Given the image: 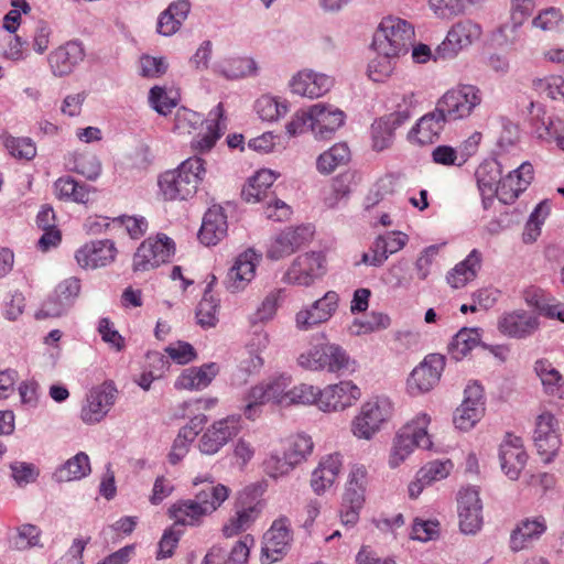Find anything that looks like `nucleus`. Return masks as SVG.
Instances as JSON below:
<instances>
[{
  "mask_svg": "<svg viewBox=\"0 0 564 564\" xmlns=\"http://www.w3.org/2000/svg\"><path fill=\"white\" fill-rule=\"evenodd\" d=\"M206 173L205 162L192 156L172 171L164 172L159 178L161 194L166 200H185L193 197Z\"/></svg>",
  "mask_w": 564,
  "mask_h": 564,
  "instance_id": "obj_1",
  "label": "nucleus"
},
{
  "mask_svg": "<svg viewBox=\"0 0 564 564\" xmlns=\"http://www.w3.org/2000/svg\"><path fill=\"white\" fill-rule=\"evenodd\" d=\"M296 362L304 370L329 373L354 370L356 364L340 345L330 343L325 336L324 340L312 344L302 351Z\"/></svg>",
  "mask_w": 564,
  "mask_h": 564,
  "instance_id": "obj_2",
  "label": "nucleus"
},
{
  "mask_svg": "<svg viewBox=\"0 0 564 564\" xmlns=\"http://www.w3.org/2000/svg\"><path fill=\"white\" fill-rule=\"evenodd\" d=\"M430 422L431 417L426 413H420L400 430L390 453V467L400 466L413 452L414 447L431 448L432 441L427 433Z\"/></svg>",
  "mask_w": 564,
  "mask_h": 564,
  "instance_id": "obj_3",
  "label": "nucleus"
},
{
  "mask_svg": "<svg viewBox=\"0 0 564 564\" xmlns=\"http://www.w3.org/2000/svg\"><path fill=\"white\" fill-rule=\"evenodd\" d=\"M414 39V29L405 20L397 17L384 18L373 36L376 52L401 56L409 52Z\"/></svg>",
  "mask_w": 564,
  "mask_h": 564,
  "instance_id": "obj_4",
  "label": "nucleus"
},
{
  "mask_svg": "<svg viewBox=\"0 0 564 564\" xmlns=\"http://www.w3.org/2000/svg\"><path fill=\"white\" fill-rule=\"evenodd\" d=\"M291 383V375L280 373L252 387L246 397L245 415L254 420L259 415V408L269 402L289 405Z\"/></svg>",
  "mask_w": 564,
  "mask_h": 564,
  "instance_id": "obj_5",
  "label": "nucleus"
},
{
  "mask_svg": "<svg viewBox=\"0 0 564 564\" xmlns=\"http://www.w3.org/2000/svg\"><path fill=\"white\" fill-rule=\"evenodd\" d=\"M481 102L480 88L470 84H458L436 101L438 110L443 111L449 121L469 118Z\"/></svg>",
  "mask_w": 564,
  "mask_h": 564,
  "instance_id": "obj_6",
  "label": "nucleus"
},
{
  "mask_svg": "<svg viewBox=\"0 0 564 564\" xmlns=\"http://www.w3.org/2000/svg\"><path fill=\"white\" fill-rule=\"evenodd\" d=\"M393 404L387 397H375L366 401L351 422L352 434L362 440H371L381 426L391 419Z\"/></svg>",
  "mask_w": 564,
  "mask_h": 564,
  "instance_id": "obj_7",
  "label": "nucleus"
},
{
  "mask_svg": "<svg viewBox=\"0 0 564 564\" xmlns=\"http://www.w3.org/2000/svg\"><path fill=\"white\" fill-rule=\"evenodd\" d=\"M175 252V243L164 234L147 238L133 254V272H147L167 262Z\"/></svg>",
  "mask_w": 564,
  "mask_h": 564,
  "instance_id": "obj_8",
  "label": "nucleus"
},
{
  "mask_svg": "<svg viewBox=\"0 0 564 564\" xmlns=\"http://www.w3.org/2000/svg\"><path fill=\"white\" fill-rule=\"evenodd\" d=\"M264 503L256 498L248 489L242 491L234 506V514L223 527V534L232 538L247 531L260 517Z\"/></svg>",
  "mask_w": 564,
  "mask_h": 564,
  "instance_id": "obj_9",
  "label": "nucleus"
},
{
  "mask_svg": "<svg viewBox=\"0 0 564 564\" xmlns=\"http://www.w3.org/2000/svg\"><path fill=\"white\" fill-rule=\"evenodd\" d=\"M326 272V259L322 252H305L297 256L283 276L288 284L310 286Z\"/></svg>",
  "mask_w": 564,
  "mask_h": 564,
  "instance_id": "obj_10",
  "label": "nucleus"
},
{
  "mask_svg": "<svg viewBox=\"0 0 564 564\" xmlns=\"http://www.w3.org/2000/svg\"><path fill=\"white\" fill-rule=\"evenodd\" d=\"M481 35L482 29L478 23L471 20H460L449 29L446 39L437 47L436 55L442 58L454 57L478 41Z\"/></svg>",
  "mask_w": 564,
  "mask_h": 564,
  "instance_id": "obj_11",
  "label": "nucleus"
},
{
  "mask_svg": "<svg viewBox=\"0 0 564 564\" xmlns=\"http://www.w3.org/2000/svg\"><path fill=\"white\" fill-rule=\"evenodd\" d=\"M291 522L281 517L273 521L263 536L261 563L272 564L284 557L292 541Z\"/></svg>",
  "mask_w": 564,
  "mask_h": 564,
  "instance_id": "obj_12",
  "label": "nucleus"
},
{
  "mask_svg": "<svg viewBox=\"0 0 564 564\" xmlns=\"http://www.w3.org/2000/svg\"><path fill=\"white\" fill-rule=\"evenodd\" d=\"M339 296L335 291L326 292L311 305L302 307L295 314V326L299 330H310L328 322L338 308Z\"/></svg>",
  "mask_w": 564,
  "mask_h": 564,
  "instance_id": "obj_13",
  "label": "nucleus"
},
{
  "mask_svg": "<svg viewBox=\"0 0 564 564\" xmlns=\"http://www.w3.org/2000/svg\"><path fill=\"white\" fill-rule=\"evenodd\" d=\"M533 441L544 463H550L557 455L562 441L558 422L552 413L543 412L538 416Z\"/></svg>",
  "mask_w": 564,
  "mask_h": 564,
  "instance_id": "obj_14",
  "label": "nucleus"
},
{
  "mask_svg": "<svg viewBox=\"0 0 564 564\" xmlns=\"http://www.w3.org/2000/svg\"><path fill=\"white\" fill-rule=\"evenodd\" d=\"M445 367V357L440 354H430L416 366L406 382L411 394L417 395L429 392L440 381Z\"/></svg>",
  "mask_w": 564,
  "mask_h": 564,
  "instance_id": "obj_15",
  "label": "nucleus"
},
{
  "mask_svg": "<svg viewBox=\"0 0 564 564\" xmlns=\"http://www.w3.org/2000/svg\"><path fill=\"white\" fill-rule=\"evenodd\" d=\"M240 415H229L214 422L200 436L198 447L203 454L214 455L220 451L241 429Z\"/></svg>",
  "mask_w": 564,
  "mask_h": 564,
  "instance_id": "obj_16",
  "label": "nucleus"
},
{
  "mask_svg": "<svg viewBox=\"0 0 564 564\" xmlns=\"http://www.w3.org/2000/svg\"><path fill=\"white\" fill-rule=\"evenodd\" d=\"M361 389L351 380H341L322 389L318 409L323 412H338L352 406L360 400Z\"/></svg>",
  "mask_w": 564,
  "mask_h": 564,
  "instance_id": "obj_17",
  "label": "nucleus"
},
{
  "mask_svg": "<svg viewBox=\"0 0 564 564\" xmlns=\"http://www.w3.org/2000/svg\"><path fill=\"white\" fill-rule=\"evenodd\" d=\"M117 393L118 391L111 382H104L93 388L80 410L83 422L86 424L99 423L115 404Z\"/></svg>",
  "mask_w": 564,
  "mask_h": 564,
  "instance_id": "obj_18",
  "label": "nucleus"
},
{
  "mask_svg": "<svg viewBox=\"0 0 564 564\" xmlns=\"http://www.w3.org/2000/svg\"><path fill=\"white\" fill-rule=\"evenodd\" d=\"M261 254L253 249H247L238 254L226 276V289L230 293H239L247 289L256 276V270Z\"/></svg>",
  "mask_w": 564,
  "mask_h": 564,
  "instance_id": "obj_19",
  "label": "nucleus"
},
{
  "mask_svg": "<svg viewBox=\"0 0 564 564\" xmlns=\"http://www.w3.org/2000/svg\"><path fill=\"white\" fill-rule=\"evenodd\" d=\"M118 254L115 241L110 239L91 240L75 252V260L83 269H98L111 264Z\"/></svg>",
  "mask_w": 564,
  "mask_h": 564,
  "instance_id": "obj_20",
  "label": "nucleus"
},
{
  "mask_svg": "<svg viewBox=\"0 0 564 564\" xmlns=\"http://www.w3.org/2000/svg\"><path fill=\"white\" fill-rule=\"evenodd\" d=\"M206 496H195L194 499L178 500L173 503L169 510V517L174 521V527L181 525H199L203 519L215 511L213 502L207 503L204 499Z\"/></svg>",
  "mask_w": 564,
  "mask_h": 564,
  "instance_id": "obj_21",
  "label": "nucleus"
},
{
  "mask_svg": "<svg viewBox=\"0 0 564 564\" xmlns=\"http://www.w3.org/2000/svg\"><path fill=\"white\" fill-rule=\"evenodd\" d=\"M457 502L462 532L475 534L482 524V505L479 491L473 487L464 488L458 494Z\"/></svg>",
  "mask_w": 564,
  "mask_h": 564,
  "instance_id": "obj_22",
  "label": "nucleus"
},
{
  "mask_svg": "<svg viewBox=\"0 0 564 564\" xmlns=\"http://www.w3.org/2000/svg\"><path fill=\"white\" fill-rule=\"evenodd\" d=\"M484 412L481 386L468 384L465 389L464 401L454 414V424L462 431H468L482 417Z\"/></svg>",
  "mask_w": 564,
  "mask_h": 564,
  "instance_id": "obj_23",
  "label": "nucleus"
},
{
  "mask_svg": "<svg viewBox=\"0 0 564 564\" xmlns=\"http://www.w3.org/2000/svg\"><path fill=\"white\" fill-rule=\"evenodd\" d=\"M534 170L531 163L523 162L499 181L496 197L503 204H512L531 184Z\"/></svg>",
  "mask_w": 564,
  "mask_h": 564,
  "instance_id": "obj_24",
  "label": "nucleus"
},
{
  "mask_svg": "<svg viewBox=\"0 0 564 564\" xmlns=\"http://www.w3.org/2000/svg\"><path fill=\"white\" fill-rule=\"evenodd\" d=\"M501 469L511 479L517 480L524 468L528 455L519 436L507 434L499 449Z\"/></svg>",
  "mask_w": 564,
  "mask_h": 564,
  "instance_id": "obj_25",
  "label": "nucleus"
},
{
  "mask_svg": "<svg viewBox=\"0 0 564 564\" xmlns=\"http://www.w3.org/2000/svg\"><path fill=\"white\" fill-rule=\"evenodd\" d=\"M312 132L317 139H329L344 124V111L333 106L316 104L311 107Z\"/></svg>",
  "mask_w": 564,
  "mask_h": 564,
  "instance_id": "obj_26",
  "label": "nucleus"
},
{
  "mask_svg": "<svg viewBox=\"0 0 564 564\" xmlns=\"http://www.w3.org/2000/svg\"><path fill=\"white\" fill-rule=\"evenodd\" d=\"M447 121L449 120L443 111L438 110L436 104L433 111L425 113L417 120L410 132V137L419 144H432L440 139Z\"/></svg>",
  "mask_w": 564,
  "mask_h": 564,
  "instance_id": "obj_27",
  "label": "nucleus"
},
{
  "mask_svg": "<svg viewBox=\"0 0 564 564\" xmlns=\"http://www.w3.org/2000/svg\"><path fill=\"white\" fill-rule=\"evenodd\" d=\"M311 235L310 228L300 226L286 228L271 242L267 254L272 260H279L297 250Z\"/></svg>",
  "mask_w": 564,
  "mask_h": 564,
  "instance_id": "obj_28",
  "label": "nucleus"
},
{
  "mask_svg": "<svg viewBox=\"0 0 564 564\" xmlns=\"http://www.w3.org/2000/svg\"><path fill=\"white\" fill-rule=\"evenodd\" d=\"M332 77L313 70L299 72L291 82L292 91L307 98H318L333 86Z\"/></svg>",
  "mask_w": 564,
  "mask_h": 564,
  "instance_id": "obj_29",
  "label": "nucleus"
},
{
  "mask_svg": "<svg viewBox=\"0 0 564 564\" xmlns=\"http://www.w3.org/2000/svg\"><path fill=\"white\" fill-rule=\"evenodd\" d=\"M343 467V457L339 453L324 456L317 467L312 471L311 487L317 495L324 494L336 481Z\"/></svg>",
  "mask_w": 564,
  "mask_h": 564,
  "instance_id": "obj_30",
  "label": "nucleus"
},
{
  "mask_svg": "<svg viewBox=\"0 0 564 564\" xmlns=\"http://www.w3.org/2000/svg\"><path fill=\"white\" fill-rule=\"evenodd\" d=\"M84 48L76 41L58 46L48 55V64L55 76L62 77L73 72L84 58Z\"/></svg>",
  "mask_w": 564,
  "mask_h": 564,
  "instance_id": "obj_31",
  "label": "nucleus"
},
{
  "mask_svg": "<svg viewBox=\"0 0 564 564\" xmlns=\"http://www.w3.org/2000/svg\"><path fill=\"white\" fill-rule=\"evenodd\" d=\"M218 372L219 367L216 362L189 367L184 369L176 378L174 387L177 390H203L212 383Z\"/></svg>",
  "mask_w": 564,
  "mask_h": 564,
  "instance_id": "obj_32",
  "label": "nucleus"
},
{
  "mask_svg": "<svg viewBox=\"0 0 564 564\" xmlns=\"http://www.w3.org/2000/svg\"><path fill=\"white\" fill-rule=\"evenodd\" d=\"M546 528V520L542 516L521 520L511 532L510 549L513 552L527 549L534 540L540 539Z\"/></svg>",
  "mask_w": 564,
  "mask_h": 564,
  "instance_id": "obj_33",
  "label": "nucleus"
},
{
  "mask_svg": "<svg viewBox=\"0 0 564 564\" xmlns=\"http://www.w3.org/2000/svg\"><path fill=\"white\" fill-rule=\"evenodd\" d=\"M539 327L538 318L524 311L503 314L498 321L499 330L509 337L524 338Z\"/></svg>",
  "mask_w": 564,
  "mask_h": 564,
  "instance_id": "obj_34",
  "label": "nucleus"
},
{
  "mask_svg": "<svg viewBox=\"0 0 564 564\" xmlns=\"http://www.w3.org/2000/svg\"><path fill=\"white\" fill-rule=\"evenodd\" d=\"M478 189L482 197L484 208H489L497 195L501 180L500 164L496 161H486L476 170Z\"/></svg>",
  "mask_w": 564,
  "mask_h": 564,
  "instance_id": "obj_35",
  "label": "nucleus"
},
{
  "mask_svg": "<svg viewBox=\"0 0 564 564\" xmlns=\"http://www.w3.org/2000/svg\"><path fill=\"white\" fill-rule=\"evenodd\" d=\"M227 230V217L223 208L214 206L204 215L198 238L206 246H215L226 236Z\"/></svg>",
  "mask_w": 564,
  "mask_h": 564,
  "instance_id": "obj_36",
  "label": "nucleus"
},
{
  "mask_svg": "<svg viewBox=\"0 0 564 564\" xmlns=\"http://www.w3.org/2000/svg\"><path fill=\"white\" fill-rule=\"evenodd\" d=\"M481 252L473 249L469 254L458 262L446 274V281L453 289H462L474 281L481 268Z\"/></svg>",
  "mask_w": 564,
  "mask_h": 564,
  "instance_id": "obj_37",
  "label": "nucleus"
},
{
  "mask_svg": "<svg viewBox=\"0 0 564 564\" xmlns=\"http://www.w3.org/2000/svg\"><path fill=\"white\" fill-rule=\"evenodd\" d=\"M189 10L191 3L188 0H177L172 2L159 15L156 31L164 36L175 34L183 22L187 19Z\"/></svg>",
  "mask_w": 564,
  "mask_h": 564,
  "instance_id": "obj_38",
  "label": "nucleus"
},
{
  "mask_svg": "<svg viewBox=\"0 0 564 564\" xmlns=\"http://www.w3.org/2000/svg\"><path fill=\"white\" fill-rule=\"evenodd\" d=\"M528 121L532 133L539 139L551 140L552 135L556 133V124H562L561 120H554L552 116L547 115L544 105L541 102H530Z\"/></svg>",
  "mask_w": 564,
  "mask_h": 564,
  "instance_id": "obj_39",
  "label": "nucleus"
},
{
  "mask_svg": "<svg viewBox=\"0 0 564 564\" xmlns=\"http://www.w3.org/2000/svg\"><path fill=\"white\" fill-rule=\"evenodd\" d=\"M56 198L64 202H73L77 204H87L94 188L86 184L75 181L70 176L57 178L53 185Z\"/></svg>",
  "mask_w": 564,
  "mask_h": 564,
  "instance_id": "obj_40",
  "label": "nucleus"
},
{
  "mask_svg": "<svg viewBox=\"0 0 564 564\" xmlns=\"http://www.w3.org/2000/svg\"><path fill=\"white\" fill-rule=\"evenodd\" d=\"M276 180L271 170H260L248 180L242 188V197L247 203H258L269 196V189Z\"/></svg>",
  "mask_w": 564,
  "mask_h": 564,
  "instance_id": "obj_41",
  "label": "nucleus"
},
{
  "mask_svg": "<svg viewBox=\"0 0 564 564\" xmlns=\"http://www.w3.org/2000/svg\"><path fill=\"white\" fill-rule=\"evenodd\" d=\"M224 106L219 102L214 110L209 112L210 119L207 120L206 132L198 135L192 142V148L197 152L209 151L221 137L220 120L224 118Z\"/></svg>",
  "mask_w": 564,
  "mask_h": 564,
  "instance_id": "obj_42",
  "label": "nucleus"
},
{
  "mask_svg": "<svg viewBox=\"0 0 564 564\" xmlns=\"http://www.w3.org/2000/svg\"><path fill=\"white\" fill-rule=\"evenodd\" d=\"M91 471L90 460L86 453L79 452L67 459L54 473L57 481L79 480L88 476Z\"/></svg>",
  "mask_w": 564,
  "mask_h": 564,
  "instance_id": "obj_43",
  "label": "nucleus"
},
{
  "mask_svg": "<svg viewBox=\"0 0 564 564\" xmlns=\"http://www.w3.org/2000/svg\"><path fill=\"white\" fill-rule=\"evenodd\" d=\"M534 370L541 379L545 393L564 399V379L549 360H538Z\"/></svg>",
  "mask_w": 564,
  "mask_h": 564,
  "instance_id": "obj_44",
  "label": "nucleus"
},
{
  "mask_svg": "<svg viewBox=\"0 0 564 564\" xmlns=\"http://www.w3.org/2000/svg\"><path fill=\"white\" fill-rule=\"evenodd\" d=\"M216 72L228 79H238L257 73V64L250 57L235 56L216 65Z\"/></svg>",
  "mask_w": 564,
  "mask_h": 564,
  "instance_id": "obj_45",
  "label": "nucleus"
},
{
  "mask_svg": "<svg viewBox=\"0 0 564 564\" xmlns=\"http://www.w3.org/2000/svg\"><path fill=\"white\" fill-rule=\"evenodd\" d=\"M68 170L94 181L101 173V163L97 155L90 152L74 153L67 160Z\"/></svg>",
  "mask_w": 564,
  "mask_h": 564,
  "instance_id": "obj_46",
  "label": "nucleus"
},
{
  "mask_svg": "<svg viewBox=\"0 0 564 564\" xmlns=\"http://www.w3.org/2000/svg\"><path fill=\"white\" fill-rule=\"evenodd\" d=\"M350 160V150L346 143H336L323 152L316 162L317 170L323 174L334 172L338 166L347 164Z\"/></svg>",
  "mask_w": 564,
  "mask_h": 564,
  "instance_id": "obj_47",
  "label": "nucleus"
},
{
  "mask_svg": "<svg viewBox=\"0 0 564 564\" xmlns=\"http://www.w3.org/2000/svg\"><path fill=\"white\" fill-rule=\"evenodd\" d=\"M377 55L368 64V77L376 83L386 82L394 72L399 56L391 53L376 52Z\"/></svg>",
  "mask_w": 564,
  "mask_h": 564,
  "instance_id": "obj_48",
  "label": "nucleus"
},
{
  "mask_svg": "<svg viewBox=\"0 0 564 564\" xmlns=\"http://www.w3.org/2000/svg\"><path fill=\"white\" fill-rule=\"evenodd\" d=\"M314 443L311 436L305 434H296L290 436L285 441L284 453L295 466L306 460L312 454Z\"/></svg>",
  "mask_w": 564,
  "mask_h": 564,
  "instance_id": "obj_49",
  "label": "nucleus"
},
{
  "mask_svg": "<svg viewBox=\"0 0 564 564\" xmlns=\"http://www.w3.org/2000/svg\"><path fill=\"white\" fill-rule=\"evenodd\" d=\"M210 288V285H208ZM219 300L207 289L196 308L198 325L203 328L215 327L218 323Z\"/></svg>",
  "mask_w": 564,
  "mask_h": 564,
  "instance_id": "obj_50",
  "label": "nucleus"
},
{
  "mask_svg": "<svg viewBox=\"0 0 564 564\" xmlns=\"http://www.w3.org/2000/svg\"><path fill=\"white\" fill-rule=\"evenodd\" d=\"M479 341L480 336L476 329L463 328L454 336L448 349L454 359L460 360L477 347Z\"/></svg>",
  "mask_w": 564,
  "mask_h": 564,
  "instance_id": "obj_51",
  "label": "nucleus"
},
{
  "mask_svg": "<svg viewBox=\"0 0 564 564\" xmlns=\"http://www.w3.org/2000/svg\"><path fill=\"white\" fill-rule=\"evenodd\" d=\"M3 144L17 160L31 161L36 155V145L31 138L7 134L3 137Z\"/></svg>",
  "mask_w": 564,
  "mask_h": 564,
  "instance_id": "obj_52",
  "label": "nucleus"
},
{
  "mask_svg": "<svg viewBox=\"0 0 564 564\" xmlns=\"http://www.w3.org/2000/svg\"><path fill=\"white\" fill-rule=\"evenodd\" d=\"M289 405H316L318 408L319 399H322V389L319 387L302 382L290 388Z\"/></svg>",
  "mask_w": 564,
  "mask_h": 564,
  "instance_id": "obj_53",
  "label": "nucleus"
},
{
  "mask_svg": "<svg viewBox=\"0 0 564 564\" xmlns=\"http://www.w3.org/2000/svg\"><path fill=\"white\" fill-rule=\"evenodd\" d=\"M256 110L263 121H275L288 112V105L271 96H262L256 101Z\"/></svg>",
  "mask_w": 564,
  "mask_h": 564,
  "instance_id": "obj_54",
  "label": "nucleus"
},
{
  "mask_svg": "<svg viewBox=\"0 0 564 564\" xmlns=\"http://www.w3.org/2000/svg\"><path fill=\"white\" fill-rule=\"evenodd\" d=\"M203 482H208L209 485L206 488L198 491L195 496L205 495L206 497L203 500H205L207 503L213 502L215 505L216 511L228 499L230 489L223 484L213 485V479L210 476L206 478L196 477L193 480V484L195 486Z\"/></svg>",
  "mask_w": 564,
  "mask_h": 564,
  "instance_id": "obj_55",
  "label": "nucleus"
},
{
  "mask_svg": "<svg viewBox=\"0 0 564 564\" xmlns=\"http://www.w3.org/2000/svg\"><path fill=\"white\" fill-rule=\"evenodd\" d=\"M203 124L202 115L188 108H178L174 117V131L180 134H189Z\"/></svg>",
  "mask_w": 564,
  "mask_h": 564,
  "instance_id": "obj_56",
  "label": "nucleus"
},
{
  "mask_svg": "<svg viewBox=\"0 0 564 564\" xmlns=\"http://www.w3.org/2000/svg\"><path fill=\"white\" fill-rule=\"evenodd\" d=\"M564 15L558 8L550 7L541 10L532 20V26L543 32H554L560 29Z\"/></svg>",
  "mask_w": 564,
  "mask_h": 564,
  "instance_id": "obj_57",
  "label": "nucleus"
},
{
  "mask_svg": "<svg viewBox=\"0 0 564 564\" xmlns=\"http://www.w3.org/2000/svg\"><path fill=\"white\" fill-rule=\"evenodd\" d=\"M42 531L39 527L25 523L17 528L13 538V545L17 550L23 551L40 545Z\"/></svg>",
  "mask_w": 564,
  "mask_h": 564,
  "instance_id": "obj_58",
  "label": "nucleus"
},
{
  "mask_svg": "<svg viewBox=\"0 0 564 564\" xmlns=\"http://www.w3.org/2000/svg\"><path fill=\"white\" fill-rule=\"evenodd\" d=\"M534 88L547 98L564 102V78L562 76L552 75L536 79L534 80Z\"/></svg>",
  "mask_w": 564,
  "mask_h": 564,
  "instance_id": "obj_59",
  "label": "nucleus"
},
{
  "mask_svg": "<svg viewBox=\"0 0 564 564\" xmlns=\"http://www.w3.org/2000/svg\"><path fill=\"white\" fill-rule=\"evenodd\" d=\"M453 466L449 459L429 462L419 470L420 477L425 480V484L431 485L445 479L451 474Z\"/></svg>",
  "mask_w": 564,
  "mask_h": 564,
  "instance_id": "obj_60",
  "label": "nucleus"
},
{
  "mask_svg": "<svg viewBox=\"0 0 564 564\" xmlns=\"http://www.w3.org/2000/svg\"><path fill=\"white\" fill-rule=\"evenodd\" d=\"M390 326V317L380 312H372L366 319H356L352 323V332L356 335L372 333Z\"/></svg>",
  "mask_w": 564,
  "mask_h": 564,
  "instance_id": "obj_61",
  "label": "nucleus"
},
{
  "mask_svg": "<svg viewBox=\"0 0 564 564\" xmlns=\"http://www.w3.org/2000/svg\"><path fill=\"white\" fill-rule=\"evenodd\" d=\"M149 102L158 113L163 116L169 115L177 106L176 98L171 97L166 89L160 86L151 88Z\"/></svg>",
  "mask_w": 564,
  "mask_h": 564,
  "instance_id": "obj_62",
  "label": "nucleus"
},
{
  "mask_svg": "<svg viewBox=\"0 0 564 564\" xmlns=\"http://www.w3.org/2000/svg\"><path fill=\"white\" fill-rule=\"evenodd\" d=\"M164 351L177 365H187L197 358L195 348L187 341L178 340L169 345Z\"/></svg>",
  "mask_w": 564,
  "mask_h": 564,
  "instance_id": "obj_63",
  "label": "nucleus"
},
{
  "mask_svg": "<svg viewBox=\"0 0 564 564\" xmlns=\"http://www.w3.org/2000/svg\"><path fill=\"white\" fill-rule=\"evenodd\" d=\"M265 473L272 477L278 478L284 475H288L295 465L288 459L285 453L283 452V457L279 454H271L263 463Z\"/></svg>",
  "mask_w": 564,
  "mask_h": 564,
  "instance_id": "obj_64",
  "label": "nucleus"
}]
</instances>
